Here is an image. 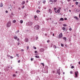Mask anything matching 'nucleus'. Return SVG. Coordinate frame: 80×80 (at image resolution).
I'll use <instances>...</instances> for the list:
<instances>
[{"label":"nucleus","mask_w":80,"mask_h":80,"mask_svg":"<svg viewBox=\"0 0 80 80\" xmlns=\"http://www.w3.org/2000/svg\"><path fill=\"white\" fill-rule=\"evenodd\" d=\"M40 51L41 52H44V49L43 48H41L40 50Z\"/></svg>","instance_id":"423d86ee"},{"label":"nucleus","mask_w":80,"mask_h":80,"mask_svg":"<svg viewBox=\"0 0 80 80\" xmlns=\"http://www.w3.org/2000/svg\"><path fill=\"white\" fill-rule=\"evenodd\" d=\"M25 1H23L22 2V5H24V4H25Z\"/></svg>","instance_id":"ddd939ff"},{"label":"nucleus","mask_w":80,"mask_h":80,"mask_svg":"<svg viewBox=\"0 0 80 80\" xmlns=\"http://www.w3.org/2000/svg\"><path fill=\"white\" fill-rule=\"evenodd\" d=\"M34 48L35 50L37 49V48L36 47H34Z\"/></svg>","instance_id":"4c0bfd02"},{"label":"nucleus","mask_w":80,"mask_h":80,"mask_svg":"<svg viewBox=\"0 0 80 80\" xmlns=\"http://www.w3.org/2000/svg\"><path fill=\"white\" fill-rule=\"evenodd\" d=\"M61 44L62 47H63L64 46V45L63 44L61 43Z\"/></svg>","instance_id":"bb28decb"},{"label":"nucleus","mask_w":80,"mask_h":80,"mask_svg":"<svg viewBox=\"0 0 80 80\" xmlns=\"http://www.w3.org/2000/svg\"><path fill=\"white\" fill-rule=\"evenodd\" d=\"M57 0H54V2H56Z\"/></svg>","instance_id":"a19ab883"},{"label":"nucleus","mask_w":80,"mask_h":80,"mask_svg":"<svg viewBox=\"0 0 80 80\" xmlns=\"http://www.w3.org/2000/svg\"><path fill=\"white\" fill-rule=\"evenodd\" d=\"M34 53H37V52L36 51H35L34 52Z\"/></svg>","instance_id":"79ce46f5"},{"label":"nucleus","mask_w":80,"mask_h":80,"mask_svg":"<svg viewBox=\"0 0 80 80\" xmlns=\"http://www.w3.org/2000/svg\"><path fill=\"white\" fill-rule=\"evenodd\" d=\"M74 18H75V19H76L77 20H78V18L77 17H76V16L74 17Z\"/></svg>","instance_id":"1a4fd4ad"},{"label":"nucleus","mask_w":80,"mask_h":80,"mask_svg":"<svg viewBox=\"0 0 80 80\" xmlns=\"http://www.w3.org/2000/svg\"><path fill=\"white\" fill-rule=\"evenodd\" d=\"M63 74H65V72H63Z\"/></svg>","instance_id":"0e129e2a"},{"label":"nucleus","mask_w":80,"mask_h":80,"mask_svg":"<svg viewBox=\"0 0 80 80\" xmlns=\"http://www.w3.org/2000/svg\"><path fill=\"white\" fill-rule=\"evenodd\" d=\"M78 71L77 72H75V77H78Z\"/></svg>","instance_id":"20e7f679"},{"label":"nucleus","mask_w":80,"mask_h":80,"mask_svg":"<svg viewBox=\"0 0 80 80\" xmlns=\"http://www.w3.org/2000/svg\"><path fill=\"white\" fill-rule=\"evenodd\" d=\"M57 10V8H54V10H55V11H56L55 10Z\"/></svg>","instance_id":"473e14b6"},{"label":"nucleus","mask_w":80,"mask_h":80,"mask_svg":"<svg viewBox=\"0 0 80 80\" xmlns=\"http://www.w3.org/2000/svg\"><path fill=\"white\" fill-rule=\"evenodd\" d=\"M64 20H67V18H65Z\"/></svg>","instance_id":"a18cd8bd"},{"label":"nucleus","mask_w":80,"mask_h":80,"mask_svg":"<svg viewBox=\"0 0 80 80\" xmlns=\"http://www.w3.org/2000/svg\"><path fill=\"white\" fill-rule=\"evenodd\" d=\"M71 0H67L68 2H70V1H71Z\"/></svg>","instance_id":"de8ad7c7"},{"label":"nucleus","mask_w":80,"mask_h":80,"mask_svg":"<svg viewBox=\"0 0 80 80\" xmlns=\"http://www.w3.org/2000/svg\"><path fill=\"white\" fill-rule=\"evenodd\" d=\"M51 4H52L53 3V1L51 0H50L49 1Z\"/></svg>","instance_id":"9b49d317"},{"label":"nucleus","mask_w":80,"mask_h":80,"mask_svg":"<svg viewBox=\"0 0 80 80\" xmlns=\"http://www.w3.org/2000/svg\"><path fill=\"white\" fill-rule=\"evenodd\" d=\"M34 18L35 20H38V18L37 16V15H35L34 16Z\"/></svg>","instance_id":"39448f33"},{"label":"nucleus","mask_w":80,"mask_h":80,"mask_svg":"<svg viewBox=\"0 0 80 80\" xmlns=\"http://www.w3.org/2000/svg\"><path fill=\"white\" fill-rule=\"evenodd\" d=\"M59 10H61V8H59Z\"/></svg>","instance_id":"680f3d73"},{"label":"nucleus","mask_w":80,"mask_h":80,"mask_svg":"<svg viewBox=\"0 0 80 80\" xmlns=\"http://www.w3.org/2000/svg\"><path fill=\"white\" fill-rule=\"evenodd\" d=\"M40 28V26L38 25H36L34 26L35 29H36V30H38Z\"/></svg>","instance_id":"f03ea898"},{"label":"nucleus","mask_w":80,"mask_h":80,"mask_svg":"<svg viewBox=\"0 0 80 80\" xmlns=\"http://www.w3.org/2000/svg\"><path fill=\"white\" fill-rule=\"evenodd\" d=\"M70 73H71V74H72V73H73V72L72 71H70Z\"/></svg>","instance_id":"f704fd0d"},{"label":"nucleus","mask_w":80,"mask_h":80,"mask_svg":"<svg viewBox=\"0 0 80 80\" xmlns=\"http://www.w3.org/2000/svg\"><path fill=\"white\" fill-rule=\"evenodd\" d=\"M11 15H13V13H11Z\"/></svg>","instance_id":"e2e57ef3"},{"label":"nucleus","mask_w":80,"mask_h":80,"mask_svg":"<svg viewBox=\"0 0 80 80\" xmlns=\"http://www.w3.org/2000/svg\"><path fill=\"white\" fill-rule=\"evenodd\" d=\"M21 52H23V51H24V50H23V49H21Z\"/></svg>","instance_id":"c03bdc74"},{"label":"nucleus","mask_w":80,"mask_h":80,"mask_svg":"<svg viewBox=\"0 0 80 80\" xmlns=\"http://www.w3.org/2000/svg\"><path fill=\"white\" fill-rule=\"evenodd\" d=\"M17 32H18H18H19V30H18V31H17Z\"/></svg>","instance_id":"bf43d9fd"},{"label":"nucleus","mask_w":80,"mask_h":80,"mask_svg":"<svg viewBox=\"0 0 80 80\" xmlns=\"http://www.w3.org/2000/svg\"><path fill=\"white\" fill-rule=\"evenodd\" d=\"M54 33H53V35H53V37H54Z\"/></svg>","instance_id":"13d9d810"},{"label":"nucleus","mask_w":80,"mask_h":80,"mask_svg":"<svg viewBox=\"0 0 80 80\" xmlns=\"http://www.w3.org/2000/svg\"><path fill=\"white\" fill-rule=\"evenodd\" d=\"M28 49H29V46H28L27 47V50H28Z\"/></svg>","instance_id":"c85d7f7f"},{"label":"nucleus","mask_w":80,"mask_h":80,"mask_svg":"<svg viewBox=\"0 0 80 80\" xmlns=\"http://www.w3.org/2000/svg\"><path fill=\"white\" fill-rule=\"evenodd\" d=\"M6 13H8V11H6Z\"/></svg>","instance_id":"864d4df0"},{"label":"nucleus","mask_w":80,"mask_h":80,"mask_svg":"<svg viewBox=\"0 0 80 80\" xmlns=\"http://www.w3.org/2000/svg\"><path fill=\"white\" fill-rule=\"evenodd\" d=\"M52 73H55V71H52Z\"/></svg>","instance_id":"3c124183"},{"label":"nucleus","mask_w":80,"mask_h":80,"mask_svg":"<svg viewBox=\"0 0 80 80\" xmlns=\"http://www.w3.org/2000/svg\"><path fill=\"white\" fill-rule=\"evenodd\" d=\"M18 45H20V42H18Z\"/></svg>","instance_id":"603ef678"},{"label":"nucleus","mask_w":80,"mask_h":80,"mask_svg":"<svg viewBox=\"0 0 80 80\" xmlns=\"http://www.w3.org/2000/svg\"><path fill=\"white\" fill-rule=\"evenodd\" d=\"M24 7H25L24 6H23L22 7V8H24Z\"/></svg>","instance_id":"49530a36"},{"label":"nucleus","mask_w":80,"mask_h":80,"mask_svg":"<svg viewBox=\"0 0 80 80\" xmlns=\"http://www.w3.org/2000/svg\"><path fill=\"white\" fill-rule=\"evenodd\" d=\"M40 12V11H39V10H38L37 11V13H39V12Z\"/></svg>","instance_id":"cd10ccee"},{"label":"nucleus","mask_w":80,"mask_h":80,"mask_svg":"<svg viewBox=\"0 0 80 80\" xmlns=\"http://www.w3.org/2000/svg\"><path fill=\"white\" fill-rule=\"evenodd\" d=\"M14 39H15V40H17L18 38V37H17V36L15 37H14Z\"/></svg>","instance_id":"aec40b11"},{"label":"nucleus","mask_w":80,"mask_h":80,"mask_svg":"<svg viewBox=\"0 0 80 80\" xmlns=\"http://www.w3.org/2000/svg\"><path fill=\"white\" fill-rule=\"evenodd\" d=\"M41 65H42L43 66H44V63H41Z\"/></svg>","instance_id":"e433bc0d"},{"label":"nucleus","mask_w":80,"mask_h":80,"mask_svg":"<svg viewBox=\"0 0 80 80\" xmlns=\"http://www.w3.org/2000/svg\"><path fill=\"white\" fill-rule=\"evenodd\" d=\"M38 5H40V2H38Z\"/></svg>","instance_id":"393cba45"},{"label":"nucleus","mask_w":80,"mask_h":80,"mask_svg":"<svg viewBox=\"0 0 80 80\" xmlns=\"http://www.w3.org/2000/svg\"><path fill=\"white\" fill-rule=\"evenodd\" d=\"M60 9H58L57 12H56V11H55V13H60Z\"/></svg>","instance_id":"0eeeda50"},{"label":"nucleus","mask_w":80,"mask_h":80,"mask_svg":"<svg viewBox=\"0 0 80 80\" xmlns=\"http://www.w3.org/2000/svg\"><path fill=\"white\" fill-rule=\"evenodd\" d=\"M31 25H32V24H33V22H31Z\"/></svg>","instance_id":"052dcab7"},{"label":"nucleus","mask_w":80,"mask_h":80,"mask_svg":"<svg viewBox=\"0 0 80 80\" xmlns=\"http://www.w3.org/2000/svg\"><path fill=\"white\" fill-rule=\"evenodd\" d=\"M45 2H46V1H44L43 2V3L44 4V3H45Z\"/></svg>","instance_id":"2f4dec72"},{"label":"nucleus","mask_w":80,"mask_h":80,"mask_svg":"<svg viewBox=\"0 0 80 80\" xmlns=\"http://www.w3.org/2000/svg\"><path fill=\"white\" fill-rule=\"evenodd\" d=\"M18 63H20V60H19L18 61Z\"/></svg>","instance_id":"09e8293b"},{"label":"nucleus","mask_w":80,"mask_h":80,"mask_svg":"<svg viewBox=\"0 0 80 80\" xmlns=\"http://www.w3.org/2000/svg\"><path fill=\"white\" fill-rule=\"evenodd\" d=\"M16 56L17 57H19V54H16Z\"/></svg>","instance_id":"a878e982"},{"label":"nucleus","mask_w":80,"mask_h":80,"mask_svg":"<svg viewBox=\"0 0 80 80\" xmlns=\"http://www.w3.org/2000/svg\"><path fill=\"white\" fill-rule=\"evenodd\" d=\"M20 23H23V20H21L20 21Z\"/></svg>","instance_id":"5701e85b"},{"label":"nucleus","mask_w":80,"mask_h":80,"mask_svg":"<svg viewBox=\"0 0 80 80\" xmlns=\"http://www.w3.org/2000/svg\"><path fill=\"white\" fill-rule=\"evenodd\" d=\"M53 47L54 48H57V46L55 45H54L53 46Z\"/></svg>","instance_id":"6ab92c4d"},{"label":"nucleus","mask_w":80,"mask_h":80,"mask_svg":"<svg viewBox=\"0 0 80 80\" xmlns=\"http://www.w3.org/2000/svg\"><path fill=\"white\" fill-rule=\"evenodd\" d=\"M35 57L36 58H40V56H36Z\"/></svg>","instance_id":"dca6fc26"},{"label":"nucleus","mask_w":80,"mask_h":80,"mask_svg":"<svg viewBox=\"0 0 80 80\" xmlns=\"http://www.w3.org/2000/svg\"><path fill=\"white\" fill-rule=\"evenodd\" d=\"M13 3H14V4H15V2H13Z\"/></svg>","instance_id":"69168bd1"},{"label":"nucleus","mask_w":80,"mask_h":80,"mask_svg":"<svg viewBox=\"0 0 80 80\" xmlns=\"http://www.w3.org/2000/svg\"><path fill=\"white\" fill-rule=\"evenodd\" d=\"M59 38H62L63 37V34H62V33H60L59 35Z\"/></svg>","instance_id":"7ed1b4c3"},{"label":"nucleus","mask_w":80,"mask_h":80,"mask_svg":"<svg viewBox=\"0 0 80 80\" xmlns=\"http://www.w3.org/2000/svg\"><path fill=\"white\" fill-rule=\"evenodd\" d=\"M33 58H31V61H33Z\"/></svg>","instance_id":"58836bf2"},{"label":"nucleus","mask_w":80,"mask_h":80,"mask_svg":"<svg viewBox=\"0 0 80 80\" xmlns=\"http://www.w3.org/2000/svg\"><path fill=\"white\" fill-rule=\"evenodd\" d=\"M69 31H72V28H70L69 29Z\"/></svg>","instance_id":"7c9ffc66"},{"label":"nucleus","mask_w":80,"mask_h":80,"mask_svg":"<svg viewBox=\"0 0 80 80\" xmlns=\"http://www.w3.org/2000/svg\"><path fill=\"white\" fill-rule=\"evenodd\" d=\"M63 26H64V27H67V25H66L65 24H63Z\"/></svg>","instance_id":"b1692460"},{"label":"nucleus","mask_w":80,"mask_h":80,"mask_svg":"<svg viewBox=\"0 0 80 80\" xmlns=\"http://www.w3.org/2000/svg\"><path fill=\"white\" fill-rule=\"evenodd\" d=\"M47 42L48 43V42H50V40H48V41H47Z\"/></svg>","instance_id":"72a5a7b5"},{"label":"nucleus","mask_w":80,"mask_h":80,"mask_svg":"<svg viewBox=\"0 0 80 80\" xmlns=\"http://www.w3.org/2000/svg\"><path fill=\"white\" fill-rule=\"evenodd\" d=\"M7 26V27H10L11 26V21H9L8 22Z\"/></svg>","instance_id":"f257e3e1"},{"label":"nucleus","mask_w":80,"mask_h":80,"mask_svg":"<svg viewBox=\"0 0 80 80\" xmlns=\"http://www.w3.org/2000/svg\"><path fill=\"white\" fill-rule=\"evenodd\" d=\"M27 3H28V0H27V1H26Z\"/></svg>","instance_id":"338daca9"},{"label":"nucleus","mask_w":80,"mask_h":80,"mask_svg":"<svg viewBox=\"0 0 80 80\" xmlns=\"http://www.w3.org/2000/svg\"><path fill=\"white\" fill-rule=\"evenodd\" d=\"M62 30H65V28L64 27H62Z\"/></svg>","instance_id":"4be33fe9"},{"label":"nucleus","mask_w":80,"mask_h":80,"mask_svg":"<svg viewBox=\"0 0 80 80\" xmlns=\"http://www.w3.org/2000/svg\"><path fill=\"white\" fill-rule=\"evenodd\" d=\"M7 57H10V55H7Z\"/></svg>","instance_id":"8fccbe9b"},{"label":"nucleus","mask_w":80,"mask_h":80,"mask_svg":"<svg viewBox=\"0 0 80 80\" xmlns=\"http://www.w3.org/2000/svg\"><path fill=\"white\" fill-rule=\"evenodd\" d=\"M38 8L39 9V8H40V6H39V7H38Z\"/></svg>","instance_id":"5fc2aeb1"},{"label":"nucleus","mask_w":80,"mask_h":80,"mask_svg":"<svg viewBox=\"0 0 80 80\" xmlns=\"http://www.w3.org/2000/svg\"><path fill=\"white\" fill-rule=\"evenodd\" d=\"M13 23H16V20H14L13 21Z\"/></svg>","instance_id":"412c9836"},{"label":"nucleus","mask_w":80,"mask_h":80,"mask_svg":"<svg viewBox=\"0 0 80 80\" xmlns=\"http://www.w3.org/2000/svg\"><path fill=\"white\" fill-rule=\"evenodd\" d=\"M71 68H74V66H72L71 67Z\"/></svg>","instance_id":"c756f323"},{"label":"nucleus","mask_w":80,"mask_h":80,"mask_svg":"<svg viewBox=\"0 0 80 80\" xmlns=\"http://www.w3.org/2000/svg\"><path fill=\"white\" fill-rule=\"evenodd\" d=\"M3 4L2 3H1V4H0V7H2L3 6Z\"/></svg>","instance_id":"4468645a"},{"label":"nucleus","mask_w":80,"mask_h":80,"mask_svg":"<svg viewBox=\"0 0 80 80\" xmlns=\"http://www.w3.org/2000/svg\"><path fill=\"white\" fill-rule=\"evenodd\" d=\"M45 36H47V34H45Z\"/></svg>","instance_id":"6e6d98bb"},{"label":"nucleus","mask_w":80,"mask_h":80,"mask_svg":"<svg viewBox=\"0 0 80 80\" xmlns=\"http://www.w3.org/2000/svg\"><path fill=\"white\" fill-rule=\"evenodd\" d=\"M17 41H18V42H20V39L19 38L18 39Z\"/></svg>","instance_id":"ea45409f"},{"label":"nucleus","mask_w":80,"mask_h":80,"mask_svg":"<svg viewBox=\"0 0 80 80\" xmlns=\"http://www.w3.org/2000/svg\"><path fill=\"white\" fill-rule=\"evenodd\" d=\"M60 20H61V21H63V20H64V19L63 18H61L60 19Z\"/></svg>","instance_id":"f8f14e48"},{"label":"nucleus","mask_w":80,"mask_h":80,"mask_svg":"<svg viewBox=\"0 0 80 80\" xmlns=\"http://www.w3.org/2000/svg\"><path fill=\"white\" fill-rule=\"evenodd\" d=\"M49 12L50 13H52V11L51 10V9H49Z\"/></svg>","instance_id":"2eb2a0df"},{"label":"nucleus","mask_w":80,"mask_h":80,"mask_svg":"<svg viewBox=\"0 0 80 80\" xmlns=\"http://www.w3.org/2000/svg\"><path fill=\"white\" fill-rule=\"evenodd\" d=\"M78 6L79 7H80V5H79Z\"/></svg>","instance_id":"774afa93"},{"label":"nucleus","mask_w":80,"mask_h":80,"mask_svg":"<svg viewBox=\"0 0 80 80\" xmlns=\"http://www.w3.org/2000/svg\"><path fill=\"white\" fill-rule=\"evenodd\" d=\"M25 41L26 42H28V39L26 38L25 39Z\"/></svg>","instance_id":"6e6552de"},{"label":"nucleus","mask_w":80,"mask_h":80,"mask_svg":"<svg viewBox=\"0 0 80 80\" xmlns=\"http://www.w3.org/2000/svg\"><path fill=\"white\" fill-rule=\"evenodd\" d=\"M75 4H76V5H78V2H76Z\"/></svg>","instance_id":"a211bd4d"},{"label":"nucleus","mask_w":80,"mask_h":80,"mask_svg":"<svg viewBox=\"0 0 80 80\" xmlns=\"http://www.w3.org/2000/svg\"><path fill=\"white\" fill-rule=\"evenodd\" d=\"M16 76V75L15 74H13V76L14 77H15Z\"/></svg>","instance_id":"c9c22d12"},{"label":"nucleus","mask_w":80,"mask_h":80,"mask_svg":"<svg viewBox=\"0 0 80 80\" xmlns=\"http://www.w3.org/2000/svg\"><path fill=\"white\" fill-rule=\"evenodd\" d=\"M63 38V40H65V41H67V38H66V37H64Z\"/></svg>","instance_id":"f3484780"},{"label":"nucleus","mask_w":80,"mask_h":80,"mask_svg":"<svg viewBox=\"0 0 80 80\" xmlns=\"http://www.w3.org/2000/svg\"><path fill=\"white\" fill-rule=\"evenodd\" d=\"M69 12H71V10H69Z\"/></svg>","instance_id":"4d7b16f0"},{"label":"nucleus","mask_w":80,"mask_h":80,"mask_svg":"<svg viewBox=\"0 0 80 80\" xmlns=\"http://www.w3.org/2000/svg\"><path fill=\"white\" fill-rule=\"evenodd\" d=\"M13 58V57L12 56H10V58Z\"/></svg>","instance_id":"37998d69"},{"label":"nucleus","mask_w":80,"mask_h":80,"mask_svg":"<svg viewBox=\"0 0 80 80\" xmlns=\"http://www.w3.org/2000/svg\"><path fill=\"white\" fill-rule=\"evenodd\" d=\"M57 73H58L59 75H60V71H57Z\"/></svg>","instance_id":"9d476101"}]
</instances>
